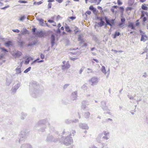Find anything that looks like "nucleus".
<instances>
[{
    "label": "nucleus",
    "instance_id": "2eb2a0df",
    "mask_svg": "<svg viewBox=\"0 0 148 148\" xmlns=\"http://www.w3.org/2000/svg\"><path fill=\"white\" fill-rule=\"evenodd\" d=\"M56 140L55 139H54L53 137L52 136L50 135L47 136V138L46 140V141L47 142L51 141L56 142V140Z\"/></svg>",
    "mask_w": 148,
    "mask_h": 148
},
{
    "label": "nucleus",
    "instance_id": "6ab92c4d",
    "mask_svg": "<svg viewBox=\"0 0 148 148\" xmlns=\"http://www.w3.org/2000/svg\"><path fill=\"white\" fill-rule=\"evenodd\" d=\"M20 148H32V146L29 144H22Z\"/></svg>",
    "mask_w": 148,
    "mask_h": 148
},
{
    "label": "nucleus",
    "instance_id": "4c0bfd02",
    "mask_svg": "<svg viewBox=\"0 0 148 148\" xmlns=\"http://www.w3.org/2000/svg\"><path fill=\"white\" fill-rule=\"evenodd\" d=\"M11 43V42L10 41H8L5 43V45L8 47L9 46Z\"/></svg>",
    "mask_w": 148,
    "mask_h": 148
},
{
    "label": "nucleus",
    "instance_id": "de8ad7c7",
    "mask_svg": "<svg viewBox=\"0 0 148 148\" xmlns=\"http://www.w3.org/2000/svg\"><path fill=\"white\" fill-rule=\"evenodd\" d=\"M29 58H27L26 60L25 61V63L26 64H29Z\"/></svg>",
    "mask_w": 148,
    "mask_h": 148
},
{
    "label": "nucleus",
    "instance_id": "393cba45",
    "mask_svg": "<svg viewBox=\"0 0 148 148\" xmlns=\"http://www.w3.org/2000/svg\"><path fill=\"white\" fill-rule=\"evenodd\" d=\"M147 38V37L146 35H142L140 41L145 42L146 40V39Z\"/></svg>",
    "mask_w": 148,
    "mask_h": 148
},
{
    "label": "nucleus",
    "instance_id": "4be33fe9",
    "mask_svg": "<svg viewBox=\"0 0 148 148\" xmlns=\"http://www.w3.org/2000/svg\"><path fill=\"white\" fill-rule=\"evenodd\" d=\"M128 27L129 28H131L132 29H135L134 24L132 22H129Z\"/></svg>",
    "mask_w": 148,
    "mask_h": 148
},
{
    "label": "nucleus",
    "instance_id": "a211bd4d",
    "mask_svg": "<svg viewBox=\"0 0 148 148\" xmlns=\"http://www.w3.org/2000/svg\"><path fill=\"white\" fill-rule=\"evenodd\" d=\"M101 0H89V1L94 4L98 5L101 1Z\"/></svg>",
    "mask_w": 148,
    "mask_h": 148
},
{
    "label": "nucleus",
    "instance_id": "338daca9",
    "mask_svg": "<svg viewBox=\"0 0 148 148\" xmlns=\"http://www.w3.org/2000/svg\"><path fill=\"white\" fill-rule=\"evenodd\" d=\"M127 97L130 99H133V97L132 96H130L129 95H127Z\"/></svg>",
    "mask_w": 148,
    "mask_h": 148
},
{
    "label": "nucleus",
    "instance_id": "864d4df0",
    "mask_svg": "<svg viewBox=\"0 0 148 148\" xmlns=\"http://www.w3.org/2000/svg\"><path fill=\"white\" fill-rule=\"evenodd\" d=\"M117 3L119 5H121L122 4V2L120 0H117Z\"/></svg>",
    "mask_w": 148,
    "mask_h": 148
},
{
    "label": "nucleus",
    "instance_id": "c03bdc74",
    "mask_svg": "<svg viewBox=\"0 0 148 148\" xmlns=\"http://www.w3.org/2000/svg\"><path fill=\"white\" fill-rule=\"evenodd\" d=\"M0 49L2 50V51H4L5 53L8 52L7 49L3 47H1Z\"/></svg>",
    "mask_w": 148,
    "mask_h": 148
},
{
    "label": "nucleus",
    "instance_id": "69168bd1",
    "mask_svg": "<svg viewBox=\"0 0 148 148\" xmlns=\"http://www.w3.org/2000/svg\"><path fill=\"white\" fill-rule=\"evenodd\" d=\"M86 13L88 15H90L91 13V12L90 11H87L86 12Z\"/></svg>",
    "mask_w": 148,
    "mask_h": 148
},
{
    "label": "nucleus",
    "instance_id": "6e6d98bb",
    "mask_svg": "<svg viewBox=\"0 0 148 148\" xmlns=\"http://www.w3.org/2000/svg\"><path fill=\"white\" fill-rule=\"evenodd\" d=\"M51 5H52V4L50 3H49L48 4V8L49 9H50L51 8Z\"/></svg>",
    "mask_w": 148,
    "mask_h": 148
},
{
    "label": "nucleus",
    "instance_id": "8fccbe9b",
    "mask_svg": "<svg viewBox=\"0 0 148 148\" xmlns=\"http://www.w3.org/2000/svg\"><path fill=\"white\" fill-rule=\"evenodd\" d=\"M69 85V84H65L63 86V88L64 89L66 88Z\"/></svg>",
    "mask_w": 148,
    "mask_h": 148
},
{
    "label": "nucleus",
    "instance_id": "c9c22d12",
    "mask_svg": "<svg viewBox=\"0 0 148 148\" xmlns=\"http://www.w3.org/2000/svg\"><path fill=\"white\" fill-rule=\"evenodd\" d=\"M87 69L88 70L87 73L88 74L90 73H93V71L91 69L89 68H87Z\"/></svg>",
    "mask_w": 148,
    "mask_h": 148
},
{
    "label": "nucleus",
    "instance_id": "39448f33",
    "mask_svg": "<svg viewBox=\"0 0 148 148\" xmlns=\"http://www.w3.org/2000/svg\"><path fill=\"white\" fill-rule=\"evenodd\" d=\"M107 101L106 100H103L101 102L100 107L103 111H107V113L110 114V110L106 105Z\"/></svg>",
    "mask_w": 148,
    "mask_h": 148
},
{
    "label": "nucleus",
    "instance_id": "58836bf2",
    "mask_svg": "<svg viewBox=\"0 0 148 148\" xmlns=\"http://www.w3.org/2000/svg\"><path fill=\"white\" fill-rule=\"evenodd\" d=\"M142 8L144 10H147L148 9V8L147 6L144 5H142Z\"/></svg>",
    "mask_w": 148,
    "mask_h": 148
},
{
    "label": "nucleus",
    "instance_id": "f8f14e48",
    "mask_svg": "<svg viewBox=\"0 0 148 148\" xmlns=\"http://www.w3.org/2000/svg\"><path fill=\"white\" fill-rule=\"evenodd\" d=\"M103 134L104 135L102 137L103 139L107 140L109 138V133L108 132L103 131Z\"/></svg>",
    "mask_w": 148,
    "mask_h": 148
},
{
    "label": "nucleus",
    "instance_id": "e433bc0d",
    "mask_svg": "<svg viewBox=\"0 0 148 148\" xmlns=\"http://www.w3.org/2000/svg\"><path fill=\"white\" fill-rule=\"evenodd\" d=\"M31 69V67H29L26 70H25L24 71V73H27Z\"/></svg>",
    "mask_w": 148,
    "mask_h": 148
},
{
    "label": "nucleus",
    "instance_id": "79ce46f5",
    "mask_svg": "<svg viewBox=\"0 0 148 148\" xmlns=\"http://www.w3.org/2000/svg\"><path fill=\"white\" fill-rule=\"evenodd\" d=\"M75 29L74 30V31H75V34H76L79 32L78 28L76 26L75 27Z\"/></svg>",
    "mask_w": 148,
    "mask_h": 148
},
{
    "label": "nucleus",
    "instance_id": "052dcab7",
    "mask_svg": "<svg viewBox=\"0 0 148 148\" xmlns=\"http://www.w3.org/2000/svg\"><path fill=\"white\" fill-rule=\"evenodd\" d=\"M70 3V1L69 0H67V1L66 2V5L67 6L68 5L69 3Z\"/></svg>",
    "mask_w": 148,
    "mask_h": 148
},
{
    "label": "nucleus",
    "instance_id": "bf43d9fd",
    "mask_svg": "<svg viewBox=\"0 0 148 148\" xmlns=\"http://www.w3.org/2000/svg\"><path fill=\"white\" fill-rule=\"evenodd\" d=\"M56 32L57 33H60L61 32V31L60 30V29L59 28H58V29L56 30Z\"/></svg>",
    "mask_w": 148,
    "mask_h": 148
},
{
    "label": "nucleus",
    "instance_id": "13d9d810",
    "mask_svg": "<svg viewBox=\"0 0 148 148\" xmlns=\"http://www.w3.org/2000/svg\"><path fill=\"white\" fill-rule=\"evenodd\" d=\"M69 18L70 19H71L72 20H73L75 19L76 17L75 16H71L70 17H69Z\"/></svg>",
    "mask_w": 148,
    "mask_h": 148
},
{
    "label": "nucleus",
    "instance_id": "603ef678",
    "mask_svg": "<svg viewBox=\"0 0 148 148\" xmlns=\"http://www.w3.org/2000/svg\"><path fill=\"white\" fill-rule=\"evenodd\" d=\"M12 31L14 32L18 33L20 31L18 29H13Z\"/></svg>",
    "mask_w": 148,
    "mask_h": 148
},
{
    "label": "nucleus",
    "instance_id": "473e14b6",
    "mask_svg": "<svg viewBox=\"0 0 148 148\" xmlns=\"http://www.w3.org/2000/svg\"><path fill=\"white\" fill-rule=\"evenodd\" d=\"M16 71L17 74H19L21 73V69L20 68H16Z\"/></svg>",
    "mask_w": 148,
    "mask_h": 148
},
{
    "label": "nucleus",
    "instance_id": "a18cd8bd",
    "mask_svg": "<svg viewBox=\"0 0 148 148\" xmlns=\"http://www.w3.org/2000/svg\"><path fill=\"white\" fill-rule=\"evenodd\" d=\"M82 88L83 90H86L88 88L87 86L84 84L82 86Z\"/></svg>",
    "mask_w": 148,
    "mask_h": 148
},
{
    "label": "nucleus",
    "instance_id": "ea45409f",
    "mask_svg": "<svg viewBox=\"0 0 148 148\" xmlns=\"http://www.w3.org/2000/svg\"><path fill=\"white\" fill-rule=\"evenodd\" d=\"M141 13H142V15L141 17L144 16V14H145L146 15H148V13L147 12H146L143 11H141Z\"/></svg>",
    "mask_w": 148,
    "mask_h": 148
},
{
    "label": "nucleus",
    "instance_id": "c756f323",
    "mask_svg": "<svg viewBox=\"0 0 148 148\" xmlns=\"http://www.w3.org/2000/svg\"><path fill=\"white\" fill-rule=\"evenodd\" d=\"M121 23L119 24V26H120L122 25H123L125 21V19L124 18H123L121 19Z\"/></svg>",
    "mask_w": 148,
    "mask_h": 148
},
{
    "label": "nucleus",
    "instance_id": "7ed1b4c3",
    "mask_svg": "<svg viewBox=\"0 0 148 148\" xmlns=\"http://www.w3.org/2000/svg\"><path fill=\"white\" fill-rule=\"evenodd\" d=\"M66 135L69 134V135H67V137H66L63 136L62 138V139L64 144L67 146L73 143V140L72 138L70 137V136H71V134H69V132H66Z\"/></svg>",
    "mask_w": 148,
    "mask_h": 148
},
{
    "label": "nucleus",
    "instance_id": "bb28decb",
    "mask_svg": "<svg viewBox=\"0 0 148 148\" xmlns=\"http://www.w3.org/2000/svg\"><path fill=\"white\" fill-rule=\"evenodd\" d=\"M65 29L66 31L68 32L71 33L72 31L69 28V27L67 24H66Z\"/></svg>",
    "mask_w": 148,
    "mask_h": 148
},
{
    "label": "nucleus",
    "instance_id": "b1692460",
    "mask_svg": "<svg viewBox=\"0 0 148 148\" xmlns=\"http://www.w3.org/2000/svg\"><path fill=\"white\" fill-rule=\"evenodd\" d=\"M18 45L20 46V47H23V45L25 43V42L23 41H21V39H19L18 41Z\"/></svg>",
    "mask_w": 148,
    "mask_h": 148
},
{
    "label": "nucleus",
    "instance_id": "72a5a7b5",
    "mask_svg": "<svg viewBox=\"0 0 148 148\" xmlns=\"http://www.w3.org/2000/svg\"><path fill=\"white\" fill-rule=\"evenodd\" d=\"M36 44V42L35 41L33 42H31L29 44H28L27 45V46H32L33 45H35Z\"/></svg>",
    "mask_w": 148,
    "mask_h": 148
},
{
    "label": "nucleus",
    "instance_id": "3c124183",
    "mask_svg": "<svg viewBox=\"0 0 148 148\" xmlns=\"http://www.w3.org/2000/svg\"><path fill=\"white\" fill-rule=\"evenodd\" d=\"M89 148H97V147L94 145H92L89 146Z\"/></svg>",
    "mask_w": 148,
    "mask_h": 148
},
{
    "label": "nucleus",
    "instance_id": "2f4dec72",
    "mask_svg": "<svg viewBox=\"0 0 148 148\" xmlns=\"http://www.w3.org/2000/svg\"><path fill=\"white\" fill-rule=\"evenodd\" d=\"M105 24V22L104 21H100V22L98 23V24L100 27H102Z\"/></svg>",
    "mask_w": 148,
    "mask_h": 148
},
{
    "label": "nucleus",
    "instance_id": "6e6552de",
    "mask_svg": "<svg viewBox=\"0 0 148 148\" xmlns=\"http://www.w3.org/2000/svg\"><path fill=\"white\" fill-rule=\"evenodd\" d=\"M78 96L77 92V91H75L73 92L71 94L70 98L71 100L72 101L76 100L77 99Z\"/></svg>",
    "mask_w": 148,
    "mask_h": 148
},
{
    "label": "nucleus",
    "instance_id": "aec40b11",
    "mask_svg": "<svg viewBox=\"0 0 148 148\" xmlns=\"http://www.w3.org/2000/svg\"><path fill=\"white\" fill-rule=\"evenodd\" d=\"M36 34L38 36L40 37H43L44 35V34L42 31L36 32Z\"/></svg>",
    "mask_w": 148,
    "mask_h": 148
},
{
    "label": "nucleus",
    "instance_id": "0e129e2a",
    "mask_svg": "<svg viewBox=\"0 0 148 148\" xmlns=\"http://www.w3.org/2000/svg\"><path fill=\"white\" fill-rule=\"evenodd\" d=\"M109 121H112V119H111L110 118H108L106 119V122H108Z\"/></svg>",
    "mask_w": 148,
    "mask_h": 148
},
{
    "label": "nucleus",
    "instance_id": "5701e85b",
    "mask_svg": "<svg viewBox=\"0 0 148 148\" xmlns=\"http://www.w3.org/2000/svg\"><path fill=\"white\" fill-rule=\"evenodd\" d=\"M78 40L80 41V43L81 44L84 42L83 37L81 35H80L78 37Z\"/></svg>",
    "mask_w": 148,
    "mask_h": 148
},
{
    "label": "nucleus",
    "instance_id": "cd10ccee",
    "mask_svg": "<svg viewBox=\"0 0 148 148\" xmlns=\"http://www.w3.org/2000/svg\"><path fill=\"white\" fill-rule=\"evenodd\" d=\"M101 70L102 72L104 73L105 75L106 74L107 72L105 67L104 66H102L101 69Z\"/></svg>",
    "mask_w": 148,
    "mask_h": 148
},
{
    "label": "nucleus",
    "instance_id": "774afa93",
    "mask_svg": "<svg viewBox=\"0 0 148 148\" xmlns=\"http://www.w3.org/2000/svg\"><path fill=\"white\" fill-rule=\"evenodd\" d=\"M143 76L145 77H147V75L146 74V72L144 73V75H143Z\"/></svg>",
    "mask_w": 148,
    "mask_h": 148
},
{
    "label": "nucleus",
    "instance_id": "09e8293b",
    "mask_svg": "<svg viewBox=\"0 0 148 148\" xmlns=\"http://www.w3.org/2000/svg\"><path fill=\"white\" fill-rule=\"evenodd\" d=\"M18 2L20 3H27V1L22 0H19L18 1Z\"/></svg>",
    "mask_w": 148,
    "mask_h": 148
},
{
    "label": "nucleus",
    "instance_id": "f257e3e1",
    "mask_svg": "<svg viewBox=\"0 0 148 148\" xmlns=\"http://www.w3.org/2000/svg\"><path fill=\"white\" fill-rule=\"evenodd\" d=\"M39 86L35 82L32 83L30 86V92L31 95L34 98L37 97L39 94Z\"/></svg>",
    "mask_w": 148,
    "mask_h": 148
},
{
    "label": "nucleus",
    "instance_id": "f03ea898",
    "mask_svg": "<svg viewBox=\"0 0 148 148\" xmlns=\"http://www.w3.org/2000/svg\"><path fill=\"white\" fill-rule=\"evenodd\" d=\"M47 125L49 126L50 124L48 119H46L39 121L36 124L34 127L36 129L38 127H41L40 129H38L39 132H42L45 131L46 126Z\"/></svg>",
    "mask_w": 148,
    "mask_h": 148
},
{
    "label": "nucleus",
    "instance_id": "4d7b16f0",
    "mask_svg": "<svg viewBox=\"0 0 148 148\" xmlns=\"http://www.w3.org/2000/svg\"><path fill=\"white\" fill-rule=\"evenodd\" d=\"M94 8L93 7V6L92 5H90L89 8V9L90 10L92 11L93 10Z\"/></svg>",
    "mask_w": 148,
    "mask_h": 148
},
{
    "label": "nucleus",
    "instance_id": "680f3d73",
    "mask_svg": "<svg viewBox=\"0 0 148 148\" xmlns=\"http://www.w3.org/2000/svg\"><path fill=\"white\" fill-rule=\"evenodd\" d=\"M10 6L9 5H8L7 6H6L2 8H1V9L4 10L6 8H8Z\"/></svg>",
    "mask_w": 148,
    "mask_h": 148
},
{
    "label": "nucleus",
    "instance_id": "5fc2aeb1",
    "mask_svg": "<svg viewBox=\"0 0 148 148\" xmlns=\"http://www.w3.org/2000/svg\"><path fill=\"white\" fill-rule=\"evenodd\" d=\"M40 58L42 59H43L45 58V56L43 54H40Z\"/></svg>",
    "mask_w": 148,
    "mask_h": 148
},
{
    "label": "nucleus",
    "instance_id": "423d86ee",
    "mask_svg": "<svg viewBox=\"0 0 148 148\" xmlns=\"http://www.w3.org/2000/svg\"><path fill=\"white\" fill-rule=\"evenodd\" d=\"M104 18L106 22L105 24L106 27L107 25H109L112 27L113 25H114V19H112L111 20H110L106 16L104 17Z\"/></svg>",
    "mask_w": 148,
    "mask_h": 148
},
{
    "label": "nucleus",
    "instance_id": "4468645a",
    "mask_svg": "<svg viewBox=\"0 0 148 148\" xmlns=\"http://www.w3.org/2000/svg\"><path fill=\"white\" fill-rule=\"evenodd\" d=\"M22 54V53L20 51H17L15 52L12 53V56L15 58H19L20 57Z\"/></svg>",
    "mask_w": 148,
    "mask_h": 148
},
{
    "label": "nucleus",
    "instance_id": "e2e57ef3",
    "mask_svg": "<svg viewBox=\"0 0 148 148\" xmlns=\"http://www.w3.org/2000/svg\"><path fill=\"white\" fill-rule=\"evenodd\" d=\"M56 1L59 3H61L63 1V0H56Z\"/></svg>",
    "mask_w": 148,
    "mask_h": 148
},
{
    "label": "nucleus",
    "instance_id": "a878e982",
    "mask_svg": "<svg viewBox=\"0 0 148 148\" xmlns=\"http://www.w3.org/2000/svg\"><path fill=\"white\" fill-rule=\"evenodd\" d=\"M28 32V30L26 28H23L21 32V34L22 35L26 34H27Z\"/></svg>",
    "mask_w": 148,
    "mask_h": 148
},
{
    "label": "nucleus",
    "instance_id": "dca6fc26",
    "mask_svg": "<svg viewBox=\"0 0 148 148\" xmlns=\"http://www.w3.org/2000/svg\"><path fill=\"white\" fill-rule=\"evenodd\" d=\"M79 120L77 119H75L74 120H72L69 119H67L65 120V122L67 124H70L73 122H78Z\"/></svg>",
    "mask_w": 148,
    "mask_h": 148
},
{
    "label": "nucleus",
    "instance_id": "7c9ffc66",
    "mask_svg": "<svg viewBox=\"0 0 148 148\" xmlns=\"http://www.w3.org/2000/svg\"><path fill=\"white\" fill-rule=\"evenodd\" d=\"M120 34L119 32H115V34H114L113 36V38H115L117 36H118L120 35Z\"/></svg>",
    "mask_w": 148,
    "mask_h": 148
},
{
    "label": "nucleus",
    "instance_id": "412c9836",
    "mask_svg": "<svg viewBox=\"0 0 148 148\" xmlns=\"http://www.w3.org/2000/svg\"><path fill=\"white\" fill-rule=\"evenodd\" d=\"M90 113L89 112H85L84 113L83 116L86 119H88L90 116Z\"/></svg>",
    "mask_w": 148,
    "mask_h": 148
},
{
    "label": "nucleus",
    "instance_id": "20e7f679",
    "mask_svg": "<svg viewBox=\"0 0 148 148\" xmlns=\"http://www.w3.org/2000/svg\"><path fill=\"white\" fill-rule=\"evenodd\" d=\"M29 134V132L27 130H25L21 131L19 136V143H22L25 140Z\"/></svg>",
    "mask_w": 148,
    "mask_h": 148
},
{
    "label": "nucleus",
    "instance_id": "f704fd0d",
    "mask_svg": "<svg viewBox=\"0 0 148 148\" xmlns=\"http://www.w3.org/2000/svg\"><path fill=\"white\" fill-rule=\"evenodd\" d=\"M25 18L26 17L25 15L21 16V18L19 19V20L20 21H23Z\"/></svg>",
    "mask_w": 148,
    "mask_h": 148
},
{
    "label": "nucleus",
    "instance_id": "0eeeda50",
    "mask_svg": "<svg viewBox=\"0 0 148 148\" xmlns=\"http://www.w3.org/2000/svg\"><path fill=\"white\" fill-rule=\"evenodd\" d=\"M89 82L91 83L92 86L96 85L99 82V79L97 77H94L89 80Z\"/></svg>",
    "mask_w": 148,
    "mask_h": 148
},
{
    "label": "nucleus",
    "instance_id": "a19ab883",
    "mask_svg": "<svg viewBox=\"0 0 148 148\" xmlns=\"http://www.w3.org/2000/svg\"><path fill=\"white\" fill-rule=\"evenodd\" d=\"M42 3V2L41 1H40L37 2H35L34 3V5H39L40 4H41Z\"/></svg>",
    "mask_w": 148,
    "mask_h": 148
},
{
    "label": "nucleus",
    "instance_id": "ddd939ff",
    "mask_svg": "<svg viewBox=\"0 0 148 148\" xmlns=\"http://www.w3.org/2000/svg\"><path fill=\"white\" fill-rule=\"evenodd\" d=\"M79 127L85 130H88L89 128L87 124L85 123H80Z\"/></svg>",
    "mask_w": 148,
    "mask_h": 148
},
{
    "label": "nucleus",
    "instance_id": "9d476101",
    "mask_svg": "<svg viewBox=\"0 0 148 148\" xmlns=\"http://www.w3.org/2000/svg\"><path fill=\"white\" fill-rule=\"evenodd\" d=\"M82 108L84 110H87L88 108L86 106L88 105L89 104V102L88 101H83L82 102Z\"/></svg>",
    "mask_w": 148,
    "mask_h": 148
},
{
    "label": "nucleus",
    "instance_id": "f3484780",
    "mask_svg": "<svg viewBox=\"0 0 148 148\" xmlns=\"http://www.w3.org/2000/svg\"><path fill=\"white\" fill-rule=\"evenodd\" d=\"M55 36L52 34L51 36V47H52L55 44Z\"/></svg>",
    "mask_w": 148,
    "mask_h": 148
},
{
    "label": "nucleus",
    "instance_id": "37998d69",
    "mask_svg": "<svg viewBox=\"0 0 148 148\" xmlns=\"http://www.w3.org/2000/svg\"><path fill=\"white\" fill-rule=\"evenodd\" d=\"M38 20L39 21L40 23L41 24V25H42L44 23V20L42 19H39Z\"/></svg>",
    "mask_w": 148,
    "mask_h": 148
},
{
    "label": "nucleus",
    "instance_id": "9b49d317",
    "mask_svg": "<svg viewBox=\"0 0 148 148\" xmlns=\"http://www.w3.org/2000/svg\"><path fill=\"white\" fill-rule=\"evenodd\" d=\"M20 86V83H18L12 87L11 89L12 92L15 93Z\"/></svg>",
    "mask_w": 148,
    "mask_h": 148
},
{
    "label": "nucleus",
    "instance_id": "c85d7f7f",
    "mask_svg": "<svg viewBox=\"0 0 148 148\" xmlns=\"http://www.w3.org/2000/svg\"><path fill=\"white\" fill-rule=\"evenodd\" d=\"M27 115V114L26 113L23 112L21 113V118L22 120L24 119L26 116Z\"/></svg>",
    "mask_w": 148,
    "mask_h": 148
},
{
    "label": "nucleus",
    "instance_id": "49530a36",
    "mask_svg": "<svg viewBox=\"0 0 148 148\" xmlns=\"http://www.w3.org/2000/svg\"><path fill=\"white\" fill-rule=\"evenodd\" d=\"M84 69V67H83L79 70V73L80 74H81L83 71V70Z\"/></svg>",
    "mask_w": 148,
    "mask_h": 148
},
{
    "label": "nucleus",
    "instance_id": "1a4fd4ad",
    "mask_svg": "<svg viewBox=\"0 0 148 148\" xmlns=\"http://www.w3.org/2000/svg\"><path fill=\"white\" fill-rule=\"evenodd\" d=\"M63 64L62 65V69L63 70L69 69L70 66L68 62H66L64 61L62 62Z\"/></svg>",
    "mask_w": 148,
    "mask_h": 148
}]
</instances>
